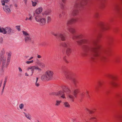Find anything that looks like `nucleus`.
Here are the masks:
<instances>
[{"instance_id":"f257e3e1","label":"nucleus","mask_w":122,"mask_h":122,"mask_svg":"<svg viewBox=\"0 0 122 122\" xmlns=\"http://www.w3.org/2000/svg\"><path fill=\"white\" fill-rule=\"evenodd\" d=\"M83 38V36L82 34L77 36L73 35L72 36V39L74 40L76 38L81 39L76 41L79 45H81L83 43L85 44L83 48L85 52L84 55L93 53L95 59H99L102 61H105L106 59L105 55L107 53V50L105 49H101L100 46L96 42L85 39H82Z\"/></svg>"},{"instance_id":"f03ea898","label":"nucleus","mask_w":122,"mask_h":122,"mask_svg":"<svg viewBox=\"0 0 122 122\" xmlns=\"http://www.w3.org/2000/svg\"><path fill=\"white\" fill-rule=\"evenodd\" d=\"M62 90H60L56 92H52L50 93L51 96H60L63 99H66L65 94L66 96V98L68 100L71 102H73L75 99L76 97H75L69 88L67 86H63L62 87Z\"/></svg>"},{"instance_id":"7ed1b4c3","label":"nucleus","mask_w":122,"mask_h":122,"mask_svg":"<svg viewBox=\"0 0 122 122\" xmlns=\"http://www.w3.org/2000/svg\"><path fill=\"white\" fill-rule=\"evenodd\" d=\"M88 0H77L74 6L73 10L71 12L72 15L73 16L77 15L79 11L78 8L82 5L86 4Z\"/></svg>"},{"instance_id":"20e7f679","label":"nucleus","mask_w":122,"mask_h":122,"mask_svg":"<svg viewBox=\"0 0 122 122\" xmlns=\"http://www.w3.org/2000/svg\"><path fill=\"white\" fill-rule=\"evenodd\" d=\"M54 74L53 72L50 70L46 71L45 74L42 75L41 77V80L44 81H48L51 80Z\"/></svg>"},{"instance_id":"39448f33","label":"nucleus","mask_w":122,"mask_h":122,"mask_svg":"<svg viewBox=\"0 0 122 122\" xmlns=\"http://www.w3.org/2000/svg\"><path fill=\"white\" fill-rule=\"evenodd\" d=\"M6 58L5 56H1L0 58V61H2L0 70L2 72H4L5 69L7 68L9 63L10 60L8 59L6 62Z\"/></svg>"},{"instance_id":"423d86ee","label":"nucleus","mask_w":122,"mask_h":122,"mask_svg":"<svg viewBox=\"0 0 122 122\" xmlns=\"http://www.w3.org/2000/svg\"><path fill=\"white\" fill-rule=\"evenodd\" d=\"M63 73L66 78L70 80L71 79L74 84L76 86L77 81L76 79L74 78H72V74L68 71L65 70L63 71Z\"/></svg>"},{"instance_id":"0eeeda50","label":"nucleus","mask_w":122,"mask_h":122,"mask_svg":"<svg viewBox=\"0 0 122 122\" xmlns=\"http://www.w3.org/2000/svg\"><path fill=\"white\" fill-rule=\"evenodd\" d=\"M34 16L35 17V20L37 22H39L41 25H45L46 23V20L44 18H42L40 15H36L35 13L34 14Z\"/></svg>"},{"instance_id":"6e6552de","label":"nucleus","mask_w":122,"mask_h":122,"mask_svg":"<svg viewBox=\"0 0 122 122\" xmlns=\"http://www.w3.org/2000/svg\"><path fill=\"white\" fill-rule=\"evenodd\" d=\"M22 32L25 37V41L26 43L29 44L30 43H34V41L32 40L31 36L29 34L24 30L22 31Z\"/></svg>"},{"instance_id":"1a4fd4ad","label":"nucleus","mask_w":122,"mask_h":122,"mask_svg":"<svg viewBox=\"0 0 122 122\" xmlns=\"http://www.w3.org/2000/svg\"><path fill=\"white\" fill-rule=\"evenodd\" d=\"M15 32V31L9 26H7L4 28L0 27V33H2L4 34L7 33L8 34H11Z\"/></svg>"},{"instance_id":"9d476101","label":"nucleus","mask_w":122,"mask_h":122,"mask_svg":"<svg viewBox=\"0 0 122 122\" xmlns=\"http://www.w3.org/2000/svg\"><path fill=\"white\" fill-rule=\"evenodd\" d=\"M52 34L56 37L60 38L62 41H65L66 40V36L63 32L57 33H53Z\"/></svg>"},{"instance_id":"9b49d317","label":"nucleus","mask_w":122,"mask_h":122,"mask_svg":"<svg viewBox=\"0 0 122 122\" xmlns=\"http://www.w3.org/2000/svg\"><path fill=\"white\" fill-rule=\"evenodd\" d=\"M29 69L31 70V76H32L34 73V70H37L39 72H41V69L36 66H30L27 69V70L28 71Z\"/></svg>"},{"instance_id":"f8f14e48","label":"nucleus","mask_w":122,"mask_h":122,"mask_svg":"<svg viewBox=\"0 0 122 122\" xmlns=\"http://www.w3.org/2000/svg\"><path fill=\"white\" fill-rule=\"evenodd\" d=\"M4 5L3 7V10L7 14H10L11 13V10L9 7L7 5Z\"/></svg>"},{"instance_id":"ddd939ff","label":"nucleus","mask_w":122,"mask_h":122,"mask_svg":"<svg viewBox=\"0 0 122 122\" xmlns=\"http://www.w3.org/2000/svg\"><path fill=\"white\" fill-rule=\"evenodd\" d=\"M76 21L77 20L76 19H72L68 20L66 23L67 25L71 24L76 22Z\"/></svg>"},{"instance_id":"4468645a","label":"nucleus","mask_w":122,"mask_h":122,"mask_svg":"<svg viewBox=\"0 0 122 122\" xmlns=\"http://www.w3.org/2000/svg\"><path fill=\"white\" fill-rule=\"evenodd\" d=\"M67 30L70 33L73 34L75 32V28L72 27H70L67 28Z\"/></svg>"},{"instance_id":"2eb2a0df","label":"nucleus","mask_w":122,"mask_h":122,"mask_svg":"<svg viewBox=\"0 0 122 122\" xmlns=\"http://www.w3.org/2000/svg\"><path fill=\"white\" fill-rule=\"evenodd\" d=\"M42 8H40L36 9L34 13H35L36 15H39L42 11Z\"/></svg>"},{"instance_id":"dca6fc26","label":"nucleus","mask_w":122,"mask_h":122,"mask_svg":"<svg viewBox=\"0 0 122 122\" xmlns=\"http://www.w3.org/2000/svg\"><path fill=\"white\" fill-rule=\"evenodd\" d=\"M62 46L64 47L67 48H69L70 46V44L69 42H65L62 43Z\"/></svg>"},{"instance_id":"f3484780","label":"nucleus","mask_w":122,"mask_h":122,"mask_svg":"<svg viewBox=\"0 0 122 122\" xmlns=\"http://www.w3.org/2000/svg\"><path fill=\"white\" fill-rule=\"evenodd\" d=\"M61 102L62 101L61 100H56L55 103V105L56 107L59 106Z\"/></svg>"},{"instance_id":"a211bd4d","label":"nucleus","mask_w":122,"mask_h":122,"mask_svg":"<svg viewBox=\"0 0 122 122\" xmlns=\"http://www.w3.org/2000/svg\"><path fill=\"white\" fill-rule=\"evenodd\" d=\"M79 92V90L78 89H75L73 92H71L73 93V94L76 97H77V94Z\"/></svg>"},{"instance_id":"6ab92c4d","label":"nucleus","mask_w":122,"mask_h":122,"mask_svg":"<svg viewBox=\"0 0 122 122\" xmlns=\"http://www.w3.org/2000/svg\"><path fill=\"white\" fill-rule=\"evenodd\" d=\"M108 77L113 80H115L117 79V76L115 75H109L108 76Z\"/></svg>"},{"instance_id":"aec40b11","label":"nucleus","mask_w":122,"mask_h":122,"mask_svg":"<svg viewBox=\"0 0 122 122\" xmlns=\"http://www.w3.org/2000/svg\"><path fill=\"white\" fill-rule=\"evenodd\" d=\"M64 106L66 108H69L70 107V106L68 102H65L64 103Z\"/></svg>"},{"instance_id":"412c9836","label":"nucleus","mask_w":122,"mask_h":122,"mask_svg":"<svg viewBox=\"0 0 122 122\" xmlns=\"http://www.w3.org/2000/svg\"><path fill=\"white\" fill-rule=\"evenodd\" d=\"M71 49L69 48H67L66 51L67 54V55H69L71 53Z\"/></svg>"},{"instance_id":"4be33fe9","label":"nucleus","mask_w":122,"mask_h":122,"mask_svg":"<svg viewBox=\"0 0 122 122\" xmlns=\"http://www.w3.org/2000/svg\"><path fill=\"white\" fill-rule=\"evenodd\" d=\"M110 83L111 85L114 87H116L117 85V84L114 81H111L110 82Z\"/></svg>"},{"instance_id":"5701e85b","label":"nucleus","mask_w":122,"mask_h":122,"mask_svg":"<svg viewBox=\"0 0 122 122\" xmlns=\"http://www.w3.org/2000/svg\"><path fill=\"white\" fill-rule=\"evenodd\" d=\"M10 0H3V1H1V3L2 5H5V3H7L9 2Z\"/></svg>"},{"instance_id":"b1692460","label":"nucleus","mask_w":122,"mask_h":122,"mask_svg":"<svg viewBox=\"0 0 122 122\" xmlns=\"http://www.w3.org/2000/svg\"><path fill=\"white\" fill-rule=\"evenodd\" d=\"M25 117L29 119L30 120V118L29 116V114L28 113H26L25 112H23Z\"/></svg>"},{"instance_id":"393cba45","label":"nucleus","mask_w":122,"mask_h":122,"mask_svg":"<svg viewBox=\"0 0 122 122\" xmlns=\"http://www.w3.org/2000/svg\"><path fill=\"white\" fill-rule=\"evenodd\" d=\"M112 40V38L111 37H109L107 39V41L108 43L110 44L111 43Z\"/></svg>"},{"instance_id":"a878e982","label":"nucleus","mask_w":122,"mask_h":122,"mask_svg":"<svg viewBox=\"0 0 122 122\" xmlns=\"http://www.w3.org/2000/svg\"><path fill=\"white\" fill-rule=\"evenodd\" d=\"M38 65L41 67H44L45 66V64L41 62Z\"/></svg>"},{"instance_id":"bb28decb","label":"nucleus","mask_w":122,"mask_h":122,"mask_svg":"<svg viewBox=\"0 0 122 122\" xmlns=\"http://www.w3.org/2000/svg\"><path fill=\"white\" fill-rule=\"evenodd\" d=\"M51 12V10H49L46 11L45 12V14L46 15H48L49 13Z\"/></svg>"},{"instance_id":"cd10ccee","label":"nucleus","mask_w":122,"mask_h":122,"mask_svg":"<svg viewBox=\"0 0 122 122\" xmlns=\"http://www.w3.org/2000/svg\"><path fill=\"white\" fill-rule=\"evenodd\" d=\"M46 18L48 23L50 22L51 20V18L49 16H48L46 17Z\"/></svg>"},{"instance_id":"c85d7f7f","label":"nucleus","mask_w":122,"mask_h":122,"mask_svg":"<svg viewBox=\"0 0 122 122\" xmlns=\"http://www.w3.org/2000/svg\"><path fill=\"white\" fill-rule=\"evenodd\" d=\"M24 107V105L23 104H21L20 105L19 108L21 109H22Z\"/></svg>"},{"instance_id":"c756f323","label":"nucleus","mask_w":122,"mask_h":122,"mask_svg":"<svg viewBox=\"0 0 122 122\" xmlns=\"http://www.w3.org/2000/svg\"><path fill=\"white\" fill-rule=\"evenodd\" d=\"M102 26L105 29H107V25L106 24H103Z\"/></svg>"},{"instance_id":"7c9ffc66","label":"nucleus","mask_w":122,"mask_h":122,"mask_svg":"<svg viewBox=\"0 0 122 122\" xmlns=\"http://www.w3.org/2000/svg\"><path fill=\"white\" fill-rule=\"evenodd\" d=\"M32 18H33V17H32V16L31 15L30 16V18H28L27 17H26L25 19V20H31L32 19Z\"/></svg>"},{"instance_id":"2f4dec72","label":"nucleus","mask_w":122,"mask_h":122,"mask_svg":"<svg viewBox=\"0 0 122 122\" xmlns=\"http://www.w3.org/2000/svg\"><path fill=\"white\" fill-rule=\"evenodd\" d=\"M7 77H5V80L4 81V84H3V86H5L6 83L7 81Z\"/></svg>"},{"instance_id":"473e14b6","label":"nucleus","mask_w":122,"mask_h":122,"mask_svg":"<svg viewBox=\"0 0 122 122\" xmlns=\"http://www.w3.org/2000/svg\"><path fill=\"white\" fill-rule=\"evenodd\" d=\"M33 60H32L31 61H26V63H27V64H29L30 63H33Z\"/></svg>"},{"instance_id":"72a5a7b5","label":"nucleus","mask_w":122,"mask_h":122,"mask_svg":"<svg viewBox=\"0 0 122 122\" xmlns=\"http://www.w3.org/2000/svg\"><path fill=\"white\" fill-rule=\"evenodd\" d=\"M20 26H16L15 27L16 29L19 31H20Z\"/></svg>"},{"instance_id":"f704fd0d","label":"nucleus","mask_w":122,"mask_h":122,"mask_svg":"<svg viewBox=\"0 0 122 122\" xmlns=\"http://www.w3.org/2000/svg\"><path fill=\"white\" fill-rule=\"evenodd\" d=\"M32 5L33 6H35L37 4V3L36 2H33V1H32Z\"/></svg>"},{"instance_id":"c9c22d12","label":"nucleus","mask_w":122,"mask_h":122,"mask_svg":"<svg viewBox=\"0 0 122 122\" xmlns=\"http://www.w3.org/2000/svg\"><path fill=\"white\" fill-rule=\"evenodd\" d=\"M118 103L119 105L122 104V99L119 100L118 102Z\"/></svg>"},{"instance_id":"e433bc0d","label":"nucleus","mask_w":122,"mask_h":122,"mask_svg":"<svg viewBox=\"0 0 122 122\" xmlns=\"http://www.w3.org/2000/svg\"><path fill=\"white\" fill-rule=\"evenodd\" d=\"M35 85L37 87H38L40 86V84L37 81H36L35 83Z\"/></svg>"},{"instance_id":"4c0bfd02","label":"nucleus","mask_w":122,"mask_h":122,"mask_svg":"<svg viewBox=\"0 0 122 122\" xmlns=\"http://www.w3.org/2000/svg\"><path fill=\"white\" fill-rule=\"evenodd\" d=\"M29 67H27V68H26V71H27V72H28V73L29 74H30V76H31V72H30V71H29V70H30V69H29L28 71L27 70V69Z\"/></svg>"},{"instance_id":"58836bf2","label":"nucleus","mask_w":122,"mask_h":122,"mask_svg":"<svg viewBox=\"0 0 122 122\" xmlns=\"http://www.w3.org/2000/svg\"><path fill=\"white\" fill-rule=\"evenodd\" d=\"M11 56V55L9 53L8 54V58H7V60H8V59L10 60V58Z\"/></svg>"},{"instance_id":"ea45409f","label":"nucleus","mask_w":122,"mask_h":122,"mask_svg":"<svg viewBox=\"0 0 122 122\" xmlns=\"http://www.w3.org/2000/svg\"><path fill=\"white\" fill-rule=\"evenodd\" d=\"M60 7L61 9H63L64 8V5L63 3H61V5Z\"/></svg>"},{"instance_id":"a19ab883","label":"nucleus","mask_w":122,"mask_h":122,"mask_svg":"<svg viewBox=\"0 0 122 122\" xmlns=\"http://www.w3.org/2000/svg\"><path fill=\"white\" fill-rule=\"evenodd\" d=\"M63 59L66 63H68V62L67 60L66 59V57H63Z\"/></svg>"},{"instance_id":"79ce46f5","label":"nucleus","mask_w":122,"mask_h":122,"mask_svg":"<svg viewBox=\"0 0 122 122\" xmlns=\"http://www.w3.org/2000/svg\"><path fill=\"white\" fill-rule=\"evenodd\" d=\"M41 62L39 60L37 59V61L36 62V63L38 65H39V64Z\"/></svg>"},{"instance_id":"37998d69","label":"nucleus","mask_w":122,"mask_h":122,"mask_svg":"<svg viewBox=\"0 0 122 122\" xmlns=\"http://www.w3.org/2000/svg\"><path fill=\"white\" fill-rule=\"evenodd\" d=\"M86 110L89 112L90 113H92V112L91 111V110H90L89 109H87V108H86Z\"/></svg>"},{"instance_id":"c03bdc74","label":"nucleus","mask_w":122,"mask_h":122,"mask_svg":"<svg viewBox=\"0 0 122 122\" xmlns=\"http://www.w3.org/2000/svg\"><path fill=\"white\" fill-rule=\"evenodd\" d=\"M102 84V83L101 82H99L98 83V85L99 86H101Z\"/></svg>"},{"instance_id":"a18cd8bd","label":"nucleus","mask_w":122,"mask_h":122,"mask_svg":"<svg viewBox=\"0 0 122 122\" xmlns=\"http://www.w3.org/2000/svg\"><path fill=\"white\" fill-rule=\"evenodd\" d=\"M89 92L88 91H86V94L87 96V97L88 98L89 97V96L88 95Z\"/></svg>"},{"instance_id":"49530a36","label":"nucleus","mask_w":122,"mask_h":122,"mask_svg":"<svg viewBox=\"0 0 122 122\" xmlns=\"http://www.w3.org/2000/svg\"><path fill=\"white\" fill-rule=\"evenodd\" d=\"M18 69L19 71L20 72H22V70L21 69L20 67H19Z\"/></svg>"},{"instance_id":"de8ad7c7","label":"nucleus","mask_w":122,"mask_h":122,"mask_svg":"<svg viewBox=\"0 0 122 122\" xmlns=\"http://www.w3.org/2000/svg\"><path fill=\"white\" fill-rule=\"evenodd\" d=\"M118 120L121 122H122V117H120V118H118Z\"/></svg>"},{"instance_id":"09e8293b","label":"nucleus","mask_w":122,"mask_h":122,"mask_svg":"<svg viewBox=\"0 0 122 122\" xmlns=\"http://www.w3.org/2000/svg\"><path fill=\"white\" fill-rule=\"evenodd\" d=\"M40 45L41 46H43L44 45V42H42L40 44Z\"/></svg>"},{"instance_id":"8fccbe9b","label":"nucleus","mask_w":122,"mask_h":122,"mask_svg":"<svg viewBox=\"0 0 122 122\" xmlns=\"http://www.w3.org/2000/svg\"><path fill=\"white\" fill-rule=\"evenodd\" d=\"M42 56L40 55H38L37 56V58H41Z\"/></svg>"},{"instance_id":"3c124183","label":"nucleus","mask_w":122,"mask_h":122,"mask_svg":"<svg viewBox=\"0 0 122 122\" xmlns=\"http://www.w3.org/2000/svg\"><path fill=\"white\" fill-rule=\"evenodd\" d=\"M25 76H29V74L28 72H26L25 73Z\"/></svg>"},{"instance_id":"603ef678","label":"nucleus","mask_w":122,"mask_h":122,"mask_svg":"<svg viewBox=\"0 0 122 122\" xmlns=\"http://www.w3.org/2000/svg\"><path fill=\"white\" fill-rule=\"evenodd\" d=\"M5 86H3V88L2 90V93H3L4 91V89Z\"/></svg>"},{"instance_id":"864d4df0","label":"nucleus","mask_w":122,"mask_h":122,"mask_svg":"<svg viewBox=\"0 0 122 122\" xmlns=\"http://www.w3.org/2000/svg\"><path fill=\"white\" fill-rule=\"evenodd\" d=\"M95 119H96V118L95 117H91L90 119H93V120H94Z\"/></svg>"},{"instance_id":"5fc2aeb1","label":"nucleus","mask_w":122,"mask_h":122,"mask_svg":"<svg viewBox=\"0 0 122 122\" xmlns=\"http://www.w3.org/2000/svg\"><path fill=\"white\" fill-rule=\"evenodd\" d=\"M62 15L61 14H60L59 15V16L60 18H61L62 17Z\"/></svg>"},{"instance_id":"6e6d98bb","label":"nucleus","mask_w":122,"mask_h":122,"mask_svg":"<svg viewBox=\"0 0 122 122\" xmlns=\"http://www.w3.org/2000/svg\"><path fill=\"white\" fill-rule=\"evenodd\" d=\"M33 58V57H31V58H30L28 60H31Z\"/></svg>"},{"instance_id":"4d7b16f0","label":"nucleus","mask_w":122,"mask_h":122,"mask_svg":"<svg viewBox=\"0 0 122 122\" xmlns=\"http://www.w3.org/2000/svg\"><path fill=\"white\" fill-rule=\"evenodd\" d=\"M66 0H62V1L63 2L65 3Z\"/></svg>"},{"instance_id":"13d9d810","label":"nucleus","mask_w":122,"mask_h":122,"mask_svg":"<svg viewBox=\"0 0 122 122\" xmlns=\"http://www.w3.org/2000/svg\"><path fill=\"white\" fill-rule=\"evenodd\" d=\"M38 79H39V78H38V77H36V81H37V82L38 81Z\"/></svg>"},{"instance_id":"bf43d9fd","label":"nucleus","mask_w":122,"mask_h":122,"mask_svg":"<svg viewBox=\"0 0 122 122\" xmlns=\"http://www.w3.org/2000/svg\"><path fill=\"white\" fill-rule=\"evenodd\" d=\"M15 7H17V4H15Z\"/></svg>"},{"instance_id":"052dcab7","label":"nucleus","mask_w":122,"mask_h":122,"mask_svg":"<svg viewBox=\"0 0 122 122\" xmlns=\"http://www.w3.org/2000/svg\"><path fill=\"white\" fill-rule=\"evenodd\" d=\"M96 89H97V87H96Z\"/></svg>"},{"instance_id":"680f3d73","label":"nucleus","mask_w":122,"mask_h":122,"mask_svg":"<svg viewBox=\"0 0 122 122\" xmlns=\"http://www.w3.org/2000/svg\"><path fill=\"white\" fill-rule=\"evenodd\" d=\"M85 120L86 121V122H87V121H86V120Z\"/></svg>"},{"instance_id":"e2e57ef3","label":"nucleus","mask_w":122,"mask_h":122,"mask_svg":"<svg viewBox=\"0 0 122 122\" xmlns=\"http://www.w3.org/2000/svg\"><path fill=\"white\" fill-rule=\"evenodd\" d=\"M121 36H122V34H121Z\"/></svg>"},{"instance_id":"0e129e2a","label":"nucleus","mask_w":122,"mask_h":122,"mask_svg":"<svg viewBox=\"0 0 122 122\" xmlns=\"http://www.w3.org/2000/svg\"><path fill=\"white\" fill-rule=\"evenodd\" d=\"M121 73H122V71H121Z\"/></svg>"}]
</instances>
